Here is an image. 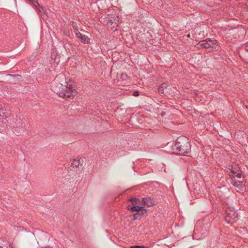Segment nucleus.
<instances>
[{"instance_id":"obj_10","label":"nucleus","mask_w":248,"mask_h":248,"mask_svg":"<svg viewBox=\"0 0 248 248\" xmlns=\"http://www.w3.org/2000/svg\"><path fill=\"white\" fill-rule=\"evenodd\" d=\"M231 172L232 173V174H230V176L231 178L232 177H236L238 178H241L242 177L241 171L238 170L237 169L232 170H231Z\"/></svg>"},{"instance_id":"obj_20","label":"nucleus","mask_w":248,"mask_h":248,"mask_svg":"<svg viewBox=\"0 0 248 248\" xmlns=\"http://www.w3.org/2000/svg\"><path fill=\"white\" fill-rule=\"evenodd\" d=\"M232 184L234 186L236 187H238V186H240V184L238 185L237 183L235 182H234L233 183H232Z\"/></svg>"},{"instance_id":"obj_5","label":"nucleus","mask_w":248,"mask_h":248,"mask_svg":"<svg viewBox=\"0 0 248 248\" xmlns=\"http://www.w3.org/2000/svg\"><path fill=\"white\" fill-rule=\"evenodd\" d=\"M171 86L166 83H163L158 88V92L164 95H167L168 94L170 93V90L171 89Z\"/></svg>"},{"instance_id":"obj_9","label":"nucleus","mask_w":248,"mask_h":248,"mask_svg":"<svg viewBox=\"0 0 248 248\" xmlns=\"http://www.w3.org/2000/svg\"><path fill=\"white\" fill-rule=\"evenodd\" d=\"M9 116L8 111L0 106V119H6Z\"/></svg>"},{"instance_id":"obj_3","label":"nucleus","mask_w":248,"mask_h":248,"mask_svg":"<svg viewBox=\"0 0 248 248\" xmlns=\"http://www.w3.org/2000/svg\"><path fill=\"white\" fill-rule=\"evenodd\" d=\"M238 218V213L234 210L233 208L229 207L225 212V220L228 224L235 222Z\"/></svg>"},{"instance_id":"obj_19","label":"nucleus","mask_w":248,"mask_h":248,"mask_svg":"<svg viewBox=\"0 0 248 248\" xmlns=\"http://www.w3.org/2000/svg\"><path fill=\"white\" fill-rule=\"evenodd\" d=\"M140 214L139 213H136L133 215V217H134V219H136L137 218V216H139Z\"/></svg>"},{"instance_id":"obj_11","label":"nucleus","mask_w":248,"mask_h":248,"mask_svg":"<svg viewBox=\"0 0 248 248\" xmlns=\"http://www.w3.org/2000/svg\"><path fill=\"white\" fill-rule=\"evenodd\" d=\"M141 208H142V207H141V206L135 205L130 208H128V209L132 212H134L139 211Z\"/></svg>"},{"instance_id":"obj_13","label":"nucleus","mask_w":248,"mask_h":248,"mask_svg":"<svg viewBox=\"0 0 248 248\" xmlns=\"http://www.w3.org/2000/svg\"><path fill=\"white\" fill-rule=\"evenodd\" d=\"M72 25L75 34H77L78 33V32H79L78 31V27L77 26V23L75 22H72Z\"/></svg>"},{"instance_id":"obj_18","label":"nucleus","mask_w":248,"mask_h":248,"mask_svg":"<svg viewBox=\"0 0 248 248\" xmlns=\"http://www.w3.org/2000/svg\"><path fill=\"white\" fill-rule=\"evenodd\" d=\"M245 49L246 50V52L248 53V43L245 45Z\"/></svg>"},{"instance_id":"obj_16","label":"nucleus","mask_w":248,"mask_h":248,"mask_svg":"<svg viewBox=\"0 0 248 248\" xmlns=\"http://www.w3.org/2000/svg\"><path fill=\"white\" fill-rule=\"evenodd\" d=\"M131 248H148V247L144 246H132Z\"/></svg>"},{"instance_id":"obj_23","label":"nucleus","mask_w":248,"mask_h":248,"mask_svg":"<svg viewBox=\"0 0 248 248\" xmlns=\"http://www.w3.org/2000/svg\"><path fill=\"white\" fill-rule=\"evenodd\" d=\"M0 248H3V247L1 246H0Z\"/></svg>"},{"instance_id":"obj_22","label":"nucleus","mask_w":248,"mask_h":248,"mask_svg":"<svg viewBox=\"0 0 248 248\" xmlns=\"http://www.w3.org/2000/svg\"><path fill=\"white\" fill-rule=\"evenodd\" d=\"M143 211L146 212V209H144V210H143Z\"/></svg>"},{"instance_id":"obj_2","label":"nucleus","mask_w":248,"mask_h":248,"mask_svg":"<svg viewBox=\"0 0 248 248\" xmlns=\"http://www.w3.org/2000/svg\"><path fill=\"white\" fill-rule=\"evenodd\" d=\"M191 145L189 139L185 136L178 138L172 146V152L181 155H185L189 153Z\"/></svg>"},{"instance_id":"obj_7","label":"nucleus","mask_w":248,"mask_h":248,"mask_svg":"<svg viewBox=\"0 0 248 248\" xmlns=\"http://www.w3.org/2000/svg\"><path fill=\"white\" fill-rule=\"evenodd\" d=\"M141 204L147 207H151L154 204V202L151 198H142Z\"/></svg>"},{"instance_id":"obj_1","label":"nucleus","mask_w":248,"mask_h":248,"mask_svg":"<svg viewBox=\"0 0 248 248\" xmlns=\"http://www.w3.org/2000/svg\"><path fill=\"white\" fill-rule=\"evenodd\" d=\"M60 81L65 82V76L62 74L57 75L51 85L52 90L60 96L68 98L77 94L75 87L72 85L65 86L60 83Z\"/></svg>"},{"instance_id":"obj_4","label":"nucleus","mask_w":248,"mask_h":248,"mask_svg":"<svg viewBox=\"0 0 248 248\" xmlns=\"http://www.w3.org/2000/svg\"><path fill=\"white\" fill-rule=\"evenodd\" d=\"M197 45L198 46H202L205 48H214L216 47L217 46V41L215 40L208 38L200 42Z\"/></svg>"},{"instance_id":"obj_6","label":"nucleus","mask_w":248,"mask_h":248,"mask_svg":"<svg viewBox=\"0 0 248 248\" xmlns=\"http://www.w3.org/2000/svg\"><path fill=\"white\" fill-rule=\"evenodd\" d=\"M84 160L81 157H77L71 161L70 166L73 168H79L82 169Z\"/></svg>"},{"instance_id":"obj_21","label":"nucleus","mask_w":248,"mask_h":248,"mask_svg":"<svg viewBox=\"0 0 248 248\" xmlns=\"http://www.w3.org/2000/svg\"><path fill=\"white\" fill-rule=\"evenodd\" d=\"M10 76L11 77H13V78H16V77H20V75H10Z\"/></svg>"},{"instance_id":"obj_17","label":"nucleus","mask_w":248,"mask_h":248,"mask_svg":"<svg viewBox=\"0 0 248 248\" xmlns=\"http://www.w3.org/2000/svg\"><path fill=\"white\" fill-rule=\"evenodd\" d=\"M133 95L135 96H138L139 95V92L138 91H135L133 92Z\"/></svg>"},{"instance_id":"obj_14","label":"nucleus","mask_w":248,"mask_h":248,"mask_svg":"<svg viewBox=\"0 0 248 248\" xmlns=\"http://www.w3.org/2000/svg\"><path fill=\"white\" fill-rule=\"evenodd\" d=\"M130 201H131L133 204H137L138 202H140L139 200L136 198H132L130 200Z\"/></svg>"},{"instance_id":"obj_15","label":"nucleus","mask_w":248,"mask_h":248,"mask_svg":"<svg viewBox=\"0 0 248 248\" xmlns=\"http://www.w3.org/2000/svg\"><path fill=\"white\" fill-rule=\"evenodd\" d=\"M60 83H62V84L65 85L69 86V85H71L70 84L68 83V82L66 81V78L65 77V82L60 81Z\"/></svg>"},{"instance_id":"obj_8","label":"nucleus","mask_w":248,"mask_h":248,"mask_svg":"<svg viewBox=\"0 0 248 248\" xmlns=\"http://www.w3.org/2000/svg\"><path fill=\"white\" fill-rule=\"evenodd\" d=\"M76 36L78 38H79L81 42L84 44H88L90 42V39L88 36L81 34L80 32H78Z\"/></svg>"},{"instance_id":"obj_12","label":"nucleus","mask_w":248,"mask_h":248,"mask_svg":"<svg viewBox=\"0 0 248 248\" xmlns=\"http://www.w3.org/2000/svg\"><path fill=\"white\" fill-rule=\"evenodd\" d=\"M26 121L25 119H23L20 123L17 124V127H25L26 126Z\"/></svg>"}]
</instances>
